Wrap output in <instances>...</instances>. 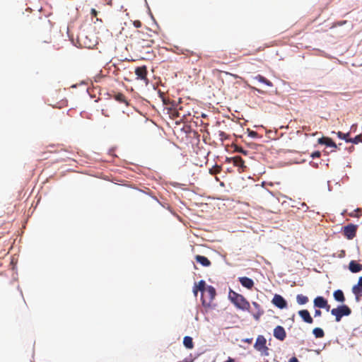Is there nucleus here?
<instances>
[{
	"mask_svg": "<svg viewBox=\"0 0 362 362\" xmlns=\"http://www.w3.org/2000/svg\"><path fill=\"white\" fill-rule=\"evenodd\" d=\"M229 298L230 300V301L239 309L240 310H249L250 308V303L246 300V298L230 290V292H229Z\"/></svg>",
	"mask_w": 362,
	"mask_h": 362,
	"instance_id": "1",
	"label": "nucleus"
},
{
	"mask_svg": "<svg viewBox=\"0 0 362 362\" xmlns=\"http://www.w3.org/2000/svg\"><path fill=\"white\" fill-rule=\"evenodd\" d=\"M216 294V289L213 286H206L203 293H202L201 299L202 300V305L205 307H209L214 299Z\"/></svg>",
	"mask_w": 362,
	"mask_h": 362,
	"instance_id": "2",
	"label": "nucleus"
},
{
	"mask_svg": "<svg viewBox=\"0 0 362 362\" xmlns=\"http://www.w3.org/2000/svg\"><path fill=\"white\" fill-rule=\"evenodd\" d=\"M351 313V310L346 305H342L331 310V314L335 317L336 322H339L343 316H348Z\"/></svg>",
	"mask_w": 362,
	"mask_h": 362,
	"instance_id": "3",
	"label": "nucleus"
},
{
	"mask_svg": "<svg viewBox=\"0 0 362 362\" xmlns=\"http://www.w3.org/2000/svg\"><path fill=\"white\" fill-rule=\"evenodd\" d=\"M266 339L262 335H259L257 338L256 342L254 345V347L256 350L261 351L262 354L264 356H268L269 353V349L266 346Z\"/></svg>",
	"mask_w": 362,
	"mask_h": 362,
	"instance_id": "4",
	"label": "nucleus"
},
{
	"mask_svg": "<svg viewBox=\"0 0 362 362\" xmlns=\"http://www.w3.org/2000/svg\"><path fill=\"white\" fill-rule=\"evenodd\" d=\"M229 162L232 163L234 166L238 168L239 173H243L247 170V167L245 164V161L240 156H234L229 158Z\"/></svg>",
	"mask_w": 362,
	"mask_h": 362,
	"instance_id": "5",
	"label": "nucleus"
},
{
	"mask_svg": "<svg viewBox=\"0 0 362 362\" xmlns=\"http://www.w3.org/2000/svg\"><path fill=\"white\" fill-rule=\"evenodd\" d=\"M144 33L142 31H136V37L138 40V43L142 47H150L153 44L154 40L152 38H143Z\"/></svg>",
	"mask_w": 362,
	"mask_h": 362,
	"instance_id": "6",
	"label": "nucleus"
},
{
	"mask_svg": "<svg viewBox=\"0 0 362 362\" xmlns=\"http://www.w3.org/2000/svg\"><path fill=\"white\" fill-rule=\"evenodd\" d=\"M357 226L354 224H349L344 227V235L349 240L353 239L356 234Z\"/></svg>",
	"mask_w": 362,
	"mask_h": 362,
	"instance_id": "7",
	"label": "nucleus"
},
{
	"mask_svg": "<svg viewBox=\"0 0 362 362\" xmlns=\"http://www.w3.org/2000/svg\"><path fill=\"white\" fill-rule=\"evenodd\" d=\"M314 306L319 308H325L327 311L330 309V305L328 304L327 300L322 297L317 296L314 299Z\"/></svg>",
	"mask_w": 362,
	"mask_h": 362,
	"instance_id": "8",
	"label": "nucleus"
},
{
	"mask_svg": "<svg viewBox=\"0 0 362 362\" xmlns=\"http://www.w3.org/2000/svg\"><path fill=\"white\" fill-rule=\"evenodd\" d=\"M272 303L277 308L280 309H284L287 307V303L286 300L279 294H275Z\"/></svg>",
	"mask_w": 362,
	"mask_h": 362,
	"instance_id": "9",
	"label": "nucleus"
},
{
	"mask_svg": "<svg viewBox=\"0 0 362 362\" xmlns=\"http://www.w3.org/2000/svg\"><path fill=\"white\" fill-rule=\"evenodd\" d=\"M274 336L280 341L284 340L286 337L284 328L280 325L276 326L274 329Z\"/></svg>",
	"mask_w": 362,
	"mask_h": 362,
	"instance_id": "10",
	"label": "nucleus"
},
{
	"mask_svg": "<svg viewBox=\"0 0 362 362\" xmlns=\"http://www.w3.org/2000/svg\"><path fill=\"white\" fill-rule=\"evenodd\" d=\"M252 304L255 308V311L252 312V314L256 320H259L260 317L264 314V310L258 303L254 301Z\"/></svg>",
	"mask_w": 362,
	"mask_h": 362,
	"instance_id": "11",
	"label": "nucleus"
},
{
	"mask_svg": "<svg viewBox=\"0 0 362 362\" xmlns=\"http://www.w3.org/2000/svg\"><path fill=\"white\" fill-rule=\"evenodd\" d=\"M137 78L141 80H147V69L145 66H139L135 69Z\"/></svg>",
	"mask_w": 362,
	"mask_h": 362,
	"instance_id": "12",
	"label": "nucleus"
},
{
	"mask_svg": "<svg viewBox=\"0 0 362 362\" xmlns=\"http://www.w3.org/2000/svg\"><path fill=\"white\" fill-rule=\"evenodd\" d=\"M298 315L303 319V320L308 324L313 322V317L310 316V313L308 310H301L298 311Z\"/></svg>",
	"mask_w": 362,
	"mask_h": 362,
	"instance_id": "13",
	"label": "nucleus"
},
{
	"mask_svg": "<svg viewBox=\"0 0 362 362\" xmlns=\"http://www.w3.org/2000/svg\"><path fill=\"white\" fill-rule=\"evenodd\" d=\"M239 281L240 282V284H242L243 286H244L248 289H251L254 286L253 280L248 277H246V276L240 277Z\"/></svg>",
	"mask_w": 362,
	"mask_h": 362,
	"instance_id": "14",
	"label": "nucleus"
},
{
	"mask_svg": "<svg viewBox=\"0 0 362 362\" xmlns=\"http://www.w3.org/2000/svg\"><path fill=\"white\" fill-rule=\"evenodd\" d=\"M318 143L320 144H325L327 146L333 147L337 148L336 144L332 141V139L328 137H322L318 139Z\"/></svg>",
	"mask_w": 362,
	"mask_h": 362,
	"instance_id": "15",
	"label": "nucleus"
},
{
	"mask_svg": "<svg viewBox=\"0 0 362 362\" xmlns=\"http://www.w3.org/2000/svg\"><path fill=\"white\" fill-rule=\"evenodd\" d=\"M349 270L353 273H357L362 270V264L352 260L349 264Z\"/></svg>",
	"mask_w": 362,
	"mask_h": 362,
	"instance_id": "16",
	"label": "nucleus"
},
{
	"mask_svg": "<svg viewBox=\"0 0 362 362\" xmlns=\"http://www.w3.org/2000/svg\"><path fill=\"white\" fill-rule=\"evenodd\" d=\"M206 283L204 280H201L199 281L197 284H195L193 288V291L194 293V295H197L198 291H200L202 293H203L204 291L206 289Z\"/></svg>",
	"mask_w": 362,
	"mask_h": 362,
	"instance_id": "17",
	"label": "nucleus"
},
{
	"mask_svg": "<svg viewBox=\"0 0 362 362\" xmlns=\"http://www.w3.org/2000/svg\"><path fill=\"white\" fill-rule=\"evenodd\" d=\"M352 292L355 295L356 300L357 302L360 301L362 298V287L355 285L352 288Z\"/></svg>",
	"mask_w": 362,
	"mask_h": 362,
	"instance_id": "18",
	"label": "nucleus"
},
{
	"mask_svg": "<svg viewBox=\"0 0 362 362\" xmlns=\"http://www.w3.org/2000/svg\"><path fill=\"white\" fill-rule=\"evenodd\" d=\"M195 259L197 262L200 263L204 267H209L211 265V262L204 256L197 255Z\"/></svg>",
	"mask_w": 362,
	"mask_h": 362,
	"instance_id": "19",
	"label": "nucleus"
},
{
	"mask_svg": "<svg viewBox=\"0 0 362 362\" xmlns=\"http://www.w3.org/2000/svg\"><path fill=\"white\" fill-rule=\"evenodd\" d=\"M334 299L340 303H343L345 301V297L344 293L341 290H337L333 293Z\"/></svg>",
	"mask_w": 362,
	"mask_h": 362,
	"instance_id": "20",
	"label": "nucleus"
},
{
	"mask_svg": "<svg viewBox=\"0 0 362 362\" xmlns=\"http://www.w3.org/2000/svg\"><path fill=\"white\" fill-rule=\"evenodd\" d=\"M254 79L258 81L260 83H264L267 86L272 87L273 83L269 80L267 79L265 77H264L262 75H257L254 77Z\"/></svg>",
	"mask_w": 362,
	"mask_h": 362,
	"instance_id": "21",
	"label": "nucleus"
},
{
	"mask_svg": "<svg viewBox=\"0 0 362 362\" xmlns=\"http://www.w3.org/2000/svg\"><path fill=\"white\" fill-rule=\"evenodd\" d=\"M183 344L187 349H193L194 343H193L192 338L189 336L185 337L184 339H183Z\"/></svg>",
	"mask_w": 362,
	"mask_h": 362,
	"instance_id": "22",
	"label": "nucleus"
},
{
	"mask_svg": "<svg viewBox=\"0 0 362 362\" xmlns=\"http://www.w3.org/2000/svg\"><path fill=\"white\" fill-rule=\"evenodd\" d=\"M296 300L298 304L300 305H304L308 302V298L305 296H303L302 294H298L296 296Z\"/></svg>",
	"mask_w": 362,
	"mask_h": 362,
	"instance_id": "23",
	"label": "nucleus"
},
{
	"mask_svg": "<svg viewBox=\"0 0 362 362\" xmlns=\"http://www.w3.org/2000/svg\"><path fill=\"white\" fill-rule=\"evenodd\" d=\"M313 333L316 338H322L325 336L324 331L320 327L313 329Z\"/></svg>",
	"mask_w": 362,
	"mask_h": 362,
	"instance_id": "24",
	"label": "nucleus"
},
{
	"mask_svg": "<svg viewBox=\"0 0 362 362\" xmlns=\"http://www.w3.org/2000/svg\"><path fill=\"white\" fill-rule=\"evenodd\" d=\"M362 141V135H357L354 139H349L346 140V142H351L353 144H358Z\"/></svg>",
	"mask_w": 362,
	"mask_h": 362,
	"instance_id": "25",
	"label": "nucleus"
},
{
	"mask_svg": "<svg viewBox=\"0 0 362 362\" xmlns=\"http://www.w3.org/2000/svg\"><path fill=\"white\" fill-rule=\"evenodd\" d=\"M115 98L117 101L120 102V103H126L127 104V100H126V97L124 96V95H123L122 93H118L115 95Z\"/></svg>",
	"mask_w": 362,
	"mask_h": 362,
	"instance_id": "26",
	"label": "nucleus"
},
{
	"mask_svg": "<svg viewBox=\"0 0 362 362\" xmlns=\"http://www.w3.org/2000/svg\"><path fill=\"white\" fill-rule=\"evenodd\" d=\"M349 135V134H344L341 132H339L337 133L338 137L341 139L345 140L346 141V140H349V139H348Z\"/></svg>",
	"mask_w": 362,
	"mask_h": 362,
	"instance_id": "27",
	"label": "nucleus"
},
{
	"mask_svg": "<svg viewBox=\"0 0 362 362\" xmlns=\"http://www.w3.org/2000/svg\"><path fill=\"white\" fill-rule=\"evenodd\" d=\"M182 107H180L177 108L176 110V116L177 117H185L186 115L185 113H182Z\"/></svg>",
	"mask_w": 362,
	"mask_h": 362,
	"instance_id": "28",
	"label": "nucleus"
},
{
	"mask_svg": "<svg viewBox=\"0 0 362 362\" xmlns=\"http://www.w3.org/2000/svg\"><path fill=\"white\" fill-rule=\"evenodd\" d=\"M235 151L241 153H243L244 155H247V151L244 150L242 147L238 146H235Z\"/></svg>",
	"mask_w": 362,
	"mask_h": 362,
	"instance_id": "29",
	"label": "nucleus"
},
{
	"mask_svg": "<svg viewBox=\"0 0 362 362\" xmlns=\"http://www.w3.org/2000/svg\"><path fill=\"white\" fill-rule=\"evenodd\" d=\"M248 136L252 138H257L259 136L257 132L252 131V130H250V129H248Z\"/></svg>",
	"mask_w": 362,
	"mask_h": 362,
	"instance_id": "30",
	"label": "nucleus"
},
{
	"mask_svg": "<svg viewBox=\"0 0 362 362\" xmlns=\"http://www.w3.org/2000/svg\"><path fill=\"white\" fill-rule=\"evenodd\" d=\"M219 136L221 138V139L223 141V140H226V139H228V136L227 135L226 133H225L224 132H219Z\"/></svg>",
	"mask_w": 362,
	"mask_h": 362,
	"instance_id": "31",
	"label": "nucleus"
},
{
	"mask_svg": "<svg viewBox=\"0 0 362 362\" xmlns=\"http://www.w3.org/2000/svg\"><path fill=\"white\" fill-rule=\"evenodd\" d=\"M221 172V167L216 165L214 168V170H212L211 169L210 170V173L211 174H217V173H219Z\"/></svg>",
	"mask_w": 362,
	"mask_h": 362,
	"instance_id": "32",
	"label": "nucleus"
},
{
	"mask_svg": "<svg viewBox=\"0 0 362 362\" xmlns=\"http://www.w3.org/2000/svg\"><path fill=\"white\" fill-rule=\"evenodd\" d=\"M320 155H321L320 152L317 151H315V152H313V153L311 154V157H312L313 158H320Z\"/></svg>",
	"mask_w": 362,
	"mask_h": 362,
	"instance_id": "33",
	"label": "nucleus"
},
{
	"mask_svg": "<svg viewBox=\"0 0 362 362\" xmlns=\"http://www.w3.org/2000/svg\"><path fill=\"white\" fill-rule=\"evenodd\" d=\"M133 25L136 28H140L141 26V22L139 20H136L133 22Z\"/></svg>",
	"mask_w": 362,
	"mask_h": 362,
	"instance_id": "34",
	"label": "nucleus"
},
{
	"mask_svg": "<svg viewBox=\"0 0 362 362\" xmlns=\"http://www.w3.org/2000/svg\"><path fill=\"white\" fill-rule=\"evenodd\" d=\"M90 14L92 17H96L98 15V11L95 8H92L90 10Z\"/></svg>",
	"mask_w": 362,
	"mask_h": 362,
	"instance_id": "35",
	"label": "nucleus"
},
{
	"mask_svg": "<svg viewBox=\"0 0 362 362\" xmlns=\"http://www.w3.org/2000/svg\"><path fill=\"white\" fill-rule=\"evenodd\" d=\"M322 314V312L320 310H315V317L320 316Z\"/></svg>",
	"mask_w": 362,
	"mask_h": 362,
	"instance_id": "36",
	"label": "nucleus"
},
{
	"mask_svg": "<svg viewBox=\"0 0 362 362\" xmlns=\"http://www.w3.org/2000/svg\"><path fill=\"white\" fill-rule=\"evenodd\" d=\"M356 285H358V286L362 287V276H361V277L358 279V284H357Z\"/></svg>",
	"mask_w": 362,
	"mask_h": 362,
	"instance_id": "37",
	"label": "nucleus"
},
{
	"mask_svg": "<svg viewBox=\"0 0 362 362\" xmlns=\"http://www.w3.org/2000/svg\"><path fill=\"white\" fill-rule=\"evenodd\" d=\"M143 38H152L151 35H148V33H144V35H143Z\"/></svg>",
	"mask_w": 362,
	"mask_h": 362,
	"instance_id": "38",
	"label": "nucleus"
},
{
	"mask_svg": "<svg viewBox=\"0 0 362 362\" xmlns=\"http://www.w3.org/2000/svg\"><path fill=\"white\" fill-rule=\"evenodd\" d=\"M289 362H299V361H298V360L297 359V358H296V357H292L291 358H290Z\"/></svg>",
	"mask_w": 362,
	"mask_h": 362,
	"instance_id": "39",
	"label": "nucleus"
},
{
	"mask_svg": "<svg viewBox=\"0 0 362 362\" xmlns=\"http://www.w3.org/2000/svg\"><path fill=\"white\" fill-rule=\"evenodd\" d=\"M224 362H235L234 359L231 358H228V359Z\"/></svg>",
	"mask_w": 362,
	"mask_h": 362,
	"instance_id": "40",
	"label": "nucleus"
},
{
	"mask_svg": "<svg viewBox=\"0 0 362 362\" xmlns=\"http://www.w3.org/2000/svg\"><path fill=\"white\" fill-rule=\"evenodd\" d=\"M178 362H192V361H189L187 358L184 359L183 361H178Z\"/></svg>",
	"mask_w": 362,
	"mask_h": 362,
	"instance_id": "41",
	"label": "nucleus"
},
{
	"mask_svg": "<svg viewBox=\"0 0 362 362\" xmlns=\"http://www.w3.org/2000/svg\"><path fill=\"white\" fill-rule=\"evenodd\" d=\"M214 61H213V62H210V63H209V67H212V66H213V64H214Z\"/></svg>",
	"mask_w": 362,
	"mask_h": 362,
	"instance_id": "42",
	"label": "nucleus"
}]
</instances>
